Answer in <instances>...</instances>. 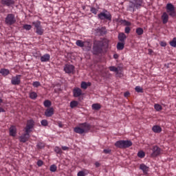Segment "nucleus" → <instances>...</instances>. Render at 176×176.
Returning <instances> with one entry per match:
<instances>
[{
  "instance_id": "nucleus-13",
  "label": "nucleus",
  "mask_w": 176,
  "mask_h": 176,
  "mask_svg": "<svg viewBox=\"0 0 176 176\" xmlns=\"http://www.w3.org/2000/svg\"><path fill=\"white\" fill-rule=\"evenodd\" d=\"M14 0H0V3L3 6H8V8H10V6H13L14 5Z\"/></svg>"
},
{
  "instance_id": "nucleus-54",
  "label": "nucleus",
  "mask_w": 176,
  "mask_h": 176,
  "mask_svg": "<svg viewBox=\"0 0 176 176\" xmlns=\"http://www.w3.org/2000/svg\"><path fill=\"white\" fill-rule=\"evenodd\" d=\"M62 149H63V151H68V149H69V147L66 146H63Z\"/></svg>"
},
{
  "instance_id": "nucleus-45",
  "label": "nucleus",
  "mask_w": 176,
  "mask_h": 176,
  "mask_svg": "<svg viewBox=\"0 0 176 176\" xmlns=\"http://www.w3.org/2000/svg\"><path fill=\"white\" fill-rule=\"evenodd\" d=\"M41 126H44L45 127L49 125V122H47V120H42L41 122Z\"/></svg>"
},
{
  "instance_id": "nucleus-14",
  "label": "nucleus",
  "mask_w": 176,
  "mask_h": 176,
  "mask_svg": "<svg viewBox=\"0 0 176 176\" xmlns=\"http://www.w3.org/2000/svg\"><path fill=\"white\" fill-rule=\"evenodd\" d=\"M96 35L99 36H102L107 34V28L105 27L98 28L95 30Z\"/></svg>"
},
{
  "instance_id": "nucleus-57",
  "label": "nucleus",
  "mask_w": 176,
  "mask_h": 176,
  "mask_svg": "<svg viewBox=\"0 0 176 176\" xmlns=\"http://www.w3.org/2000/svg\"><path fill=\"white\" fill-rule=\"evenodd\" d=\"M113 58L116 60V59L119 58V55H118V54H115L113 55Z\"/></svg>"
},
{
  "instance_id": "nucleus-29",
  "label": "nucleus",
  "mask_w": 176,
  "mask_h": 176,
  "mask_svg": "<svg viewBox=\"0 0 176 176\" xmlns=\"http://www.w3.org/2000/svg\"><path fill=\"white\" fill-rule=\"evenodd\" d=\"M109 69L111 72H116L117 74H119V68L115 66H111L109 67Z\"/></svg>"
},
{
  "instance_id": "nucleus-27",
  "label": "nucleus",
  "mask_w": 176,
  "mask_h": 176,
  "mask_svg": "<svg viewBox=\"0 0 176 176\" xmlns=\"http://www.w3.org/2000/svg\"><path fill=\"white\" fill-rule=\"evenodd\" d=\"M89 174V171L87 170H80L78 173L77 176H86Z\"/></svg>"
},
{
  "instance_id": "nucleus-49",
  "label": "nucleus",
  "mask_w": 176,
  "mask_h": 176,
  "mask_svg": "<svg viewBox=\"0 0 176 176\" xmlns=\"http://www.w3.org/2000/svg\"><path fill=\"white\" fill-rule=\"evenodd\" d=\"M160 46H162V47H166L167 46V43L164 42V41H161L160 43Z\"/></svg>"
},
{
  "instance_id": "nucleus-41",
  "label": "nucleus",
  "mask_w": 176,
  "mask_h": 176,
  "mask_svg": "<svg viewBox=\"0 0 176 176\" xmlns=\"http://www.w3.org/2000/svg\"><path fill=\"white\" fill-rule=\"evenodd\" d=\"M23 30H25L26 31H30L31 28H32V26L31 25L25 24L23 26Z\"/></svg>"
},
{
  "instance_id": "nucleus-20",
  "label": "nucleus",
  "mask_w": 176,
  "mask_h": 176,
  "mask_svg": "<svg viewBox=\"0 0 176 176\" xmlns=\"http://www.w3.org/2000/svg\"><path fill=\"white\" fill-rule=\"evenodd\" d=\"M140 169L143 171L144 174H148V171H149V167L144 164L140 165Z\"/></svg>"
},
{
  "instance_id": "nucleus-33",
  "label": "nucleus",
  "mask_w": 176,
  "mask_h": 176,
  "mask_svg": "<svg viewBox=\"0 0 176 176\" xmlns=\"http://www.w3.org/2000/svg\"><path fill=\"white\" fill-rule=\"evenodd\" d=\"M136 34L139 36L142 35L144 34V29H142V28H138L136 29Z\"/></svg>"
},
{
  "instance_id": "nucleus-11",
  "label": "nucleus",
  "mask_w": 176,
  "mask_h": 176,
  "mask_svg": "<svg viewBox=\"0 0 176 176\" xmlns=\"http://www.w3.org/2000/svg\"><path fill=\"white\" fill-rule=\"evenodd\" d=\"M152 151L151 157H156L162 153V148L157 146H154Z\"/></svg>"
},
{
  "instance_id": "nucleus-22",
  "label": "nucleus",
  "mask_w": 176,
  "mask_h": 176,
  "mask_svg": "<svg viewBox=\"0 0 176 176\" xmlns=\"http://www.w3.org/2000/svg\"><path fill=\"white\" fill-rule=\"evenodd\" d=\"M29 97L31 100H36L38 98V94L35 91H30L29 93Z\"/></svg>"
},
{
  "instance_id": "nucleus-19",
  "label": "nucleus",
  "mask_w": 176,
  "mask_h": 176,
  "mask_svg": "<svg viewBox=\"0 0 176 176\" xmlns=\"http://www.w3.org/2000/svg\"><path fill=\"white\" fill-rule=\"evenodd\" d=\"M9 131L11 137H16V134H17V129L15 126L12 125L9 129Z\"/></svg>"
},
{
  "instance_id": "nucleus-23",
  "label": "nucleus",
  "mask_w": 176,
  "mask_h": 176,
  "mask_svg": "<svg viewBox=\"0 0 176 176\" xmlns=\"http://www.w3.org/2000/svg\"><path fill=\"white\" fill-rule=\"evenodd\" d=\"M152 130L154 133H162V127H160V126L158 125L153 126Z\"/></svg>"
},
{
  "instance_id": "nucleus-24",
  "label": "nucleus",
  "mask_w": 176,
  "mask_h": 176,
  "mask_svg": "<svg viewBox=\"0 0 176 176\" xmlns=\"http://www.w3.org/2000/svg\"><path fill=\"white\" fill-rule=\"evenodd\" d=\"M0 74L3 75V76H8L10 74V72L8 69H1L0 70Z\"/></svg>"
},
{
  "instance_id": "nucleus-40",
  "label": "nucleus",
  "mask_w": 176,
  "mask_h": 176,
  "mask_svg": "<svg viewBox=\"0 0 176 176\" xmlns=\"http://www.w3.org/2000/svg\"><path fill=\"white\" fill-rule=\"evenodd\" d=\"M138 157H140V159H144L145 157V153L142 151H140L138 153Z\"/></svg>"
},
{
  "instance_id": "nucleus-3",
  "label": "nucleus",
  "mask_w": 176,
  "mask_h": 176,
  "mask_svg": "<svg viewBox=\"0 0 176 176\" xmlns=\"http://www.w3.org/2000/svg\"><path fill=\"white\" fill-rule=\"evenodd\" d=\"M90 130H91V125L87 122L80 123L78 126L74 129V133L77 134H85V133H89Z\"/></svg>"
},
{
  "instance_id": "nucleus-32",
  "label": "nucleus",
  "mask_w": 176,
  "mask_h": 176,
  "mask_svg": "<svg viewBox=\"0 0 176 176\" xmlns=\"http://www.w3.org/2000/svg\"><path fill=\"white\" fill-rule=\"evenodd\" d=\"M32 25L35 27L36 30L42 27L41 25V21H39L32 22Z\"/></svg>"
},
{
  "instance_id": "nucleus-2",
  "label": "nucleus",
  "mask_w": 176,
  "mask_h": 176,
  "mask_svg": "<svg viewBox=\"0 0 176 176\" xmlns=\"http://www.w3.org/2000/svg\"><path fill=\"white\" fill-rule=\"evenodd\" d=\"M102 47H108V40L103 39L97 41L93 47V54H95V56L101 54L102 53Z\"/></svg>"
},
{
  "instance_id": "nucleus-56",
  "label": "nucleus",
  "mask_w": 176,
  "mask_h": 176,
  "mask_svg": "<svg viewBox=\"0 0 176 176\" xmlns=\"http://www.w3.org/2000/svg\"><path fill=\"white\" fill-rule=\"evenodd\" d=\"M124 97H129V96H130V92L126 91L124 94Z\"/></svg>"
},
{
  "instance_id": "nucleus-37",
  "label": "nucleus",
  "mask_w": 176,
  "mask_h": 176,
  "mask_svg": "<svg viewBox=\"0 0 176 176\" xmlns=\"http://www.w3.org/2000/svg\"><path fill=\"white\" fill-rule=\"evenodd\" d=\"M36 146L38 149H43V148H45V143L40 142L37 144Z\"/></svg>"
},
{
  "instance_id": "nucleus-50",
  "label": "nucleus",
  "mask_w": 176,
  "mask_h": 176,
  "mask_svg": "<svg viewBox=\"0 0 176 176\" xmlns=\"http://www.w3.org/2000/svg\"><path fill=\"white\" fill-rule=\"evenodd\" d=\"M37 166H38V167H41V166H43V162L42 160H38L37 162Z\"/></svg>"
},
{
  "instance_id": "nucleus-48",
  "label": "nucleus",
  "mask_w": 176,
  "mask_h": 176,
  "mask_svg": "<svg viewBox=\"0 0 176 176\" xmlns=\"http://www.w3.org/2000/svg\"><path fill=\"white\" fill-rule=\"evenodd\" d=\"M122 23H124V25H127L128 27H130V25H131V23L129 22V21L122 20Z\"/></svg>"
},
{
  "instance_id": "nucleus-36",
  "label": "nucleus",
  "mask_w": 176,
  "mask_h": 176,
  "mask_svg": "<svg viewBox=\"0 0 176 176\" xmlns=\"http://www.w3.org/2000/svg\"><path fill=\"white\" fill-rule=\"evenodd\" d=\"M50 171H51L52 173H56L57 171V166H56L55 164L51 165L50 167Z\"/></svg>"
},
{
  "instance_id": "nucleus-55",
  "label": "nucleus",
  "mask_w": 176,
  "mask_h": 176,
  "mask_svg": "<svg viewBox=\"0 0 176 176\" xmlns=\"http://www.w3.org/2000/svg\"><path fill=\"white\" fill-rule=\"evenodd\" d=\"M148 54L152 55L153 54V50L152 49H148Z\"/></svg>"
},
{
  "instance_id": "nucleus-7",
  "label": "nucleus",
  "mask_w": 176,
  "mask_h": 176,
  "mask_svg": "<svg viewBox=\"0 0 176 176\" xmlns=\"http://www.w3.org/2000/svg\"><path fill=\"white\" fill-rule=\"evenodd\" d=\"M5 23L7 25H13L16 23V17L13 14H8L5 19Z\"/></svg>"
},
{
  "instance_id": "nucleus-51",
  "label": "nucleus",
  "mask_w": 176,
  "mask_h": 176,
  "mask_svg": "<svg viewBox=\"0 0 176 176\" xmlns=\"http://www.w3.org/2000/svg\"><path fill=\"white\" fill-rule=\"evenodd\" d=\"M57 124H58V127H60V129H63V127H64V124H63V122H61L60 121H58L57 122Z\"/></svg>"
},
{
  "instance_id": "nucleus-10",
  "label": "nucleus",
  "mask_w": 176,
  "mask_h": 176,
  "mask_svg": "<svg viewBox=\"0 0 176 176\" xmlns=\"http://www.w3.org/2000/svg\"><path fill=\"white\" fill-rule=\"evenodd\" d=\"M31 132L25 131V133L22 134L21 136L19 137L20 142L25 143L28 140H30L31 135H30Z\"/></svg>"
},
{
  "instance_id": "nucleus-12",
  "label": "nucleus",
  "mask_w": 176,
  "mask_h": 176,
  "mask_svg": "<svg viewBox=\"0 0 176 176\" xmlns=\"http://www.w3.org/2000/svg\"><path fill=\"white\" fill-rule=\"evenodd\" d=\"M64 71L66 74H74V71H75V66L67 64L65 65Z\"/></svg>"
},
{
  "instance_id": "nucleus-15",
  "label": "nucleus",
  "mask_w": 176,
  "mask_h": 176,
  "mask_svg": "<svg viewBox=\"0 0 176 176\" xmlns=\"http://www.w3.org/2000/svg\"><path fill=\"white\" fill-rule=\"evenodd\" d=\"M53 115H54V109H53V107L48 108L45 110V116L47 118H52Z\"/></svg>"
},
{
  "instance_id": "nucleus-38",
  "label": "nucleus",
  "mask_w": 176,
  "mask_h": 176,
  "mask_svg": "<svg viewBox=\"0 0 176 176\" xmlns=\"http://www.w3.org/2000/svg\"><path fill=\"white\" fill-rule=\"evenodd\" d=\"M54 152H56V153H57L58 155H61L63 153V151L58 146H56L54 148Z\"/></svg>"
},
{
  "instance_id": "nucleus-25",
  "label": "nucleus",
  "mask_w": 176,
  "mask_h": 176,
  "mask_svg": "<svg viewBox=\"0 0 176 176\" xmlns=\"http://www.w3.org/2000/svg\"><path fill=\"white\" fill-rule=\"evenodd\" d=\"M118 50H123L124 49V43L120 41L117 43L116 46Z\"/></svg>"
},
{
  "instance_id": "nucleus-34",
  "label": "nucleus",
  "mask_w": 176,
  "mask_h": 176,
  "mask_svg": "<svg viewBox=\"0 0 176 176\" xmlns=\"http://www.w3.org/2000/svg\"><path fill=\"white\" fill-rule=\"evenodd\" d=\"M79 104V102L76 100H73L70 102V107L71 108H75Z\"/></svg>"
},
{
  "instance_id": "nucleus-1",
  "label": "nucleus",
  "mask_w": 176,
  "mask_h": 176,
  "mask_svg": "<svg viewBox=\"0 0 176 176\" xmlns=\"http://www.w3.org/2000/svg\"><path fill=\"white\" fill-rule=\"evenodd\" d=\"M166 12H163L161 19L162 21L163 24H167L168 23V19L170 16V17H176V11L175 7L173 3H168L166 6Z\"/></svg>"
},
{
  "instance_id": "nucleus-59",
  "label": "nucleus",
  "mask_w": 176,
  "mask_h": 176,
  "mask_svg": "<svg viewBox=\"0 0 176 176\" xmlns=\"http://www.w3.org/2000/svg\"><path fill=\"white\" fill-rule=\"evenodd\" d=\"M96 167H100V164L98 162L95 163Z\"/></svg>"
},
{
  "instance_id": "nucleus-16",
  "label": "nucleus",
  "mask_w": 176,
  "mask_h": 176,
  "mask_svg": "<svg viewBox=\"0 0 176 176\" xmlns=\"http://www.w3.org/2000/svg\"><path fill=\"white\" fill-rule=\"evenodd\" d=\"M73 96L74 97L78 98L82 96V89L79 87H76L73 89Z\"/></svg>"
},
{
  "instance_id": "nucleus-46",
  "label": "nucleus",
  "mask_w": 176,
  "mask_h": 176,
  "mask_svg": "<svg viewBox=\"0 0 176 176\" xmlns=\"http://www.w3.org/2000/svg\"><path fill=\"white\" fill-rule=\"evenodd\" d=\"M32 86L33 87H39V86H41V82L38 81L33 82Z\"/></svg>"
},
{
  "instance_id": "nucleus-6",
  "label": "nucleus",
  "mask_w": 176,
  "mask_h": 176,
  "mask_svg": "<svg viewBox=\"0 0 176 176\" xmlns=\"http://www.w3.org/2000/svg\"><path fill=\"white\" fill-rule=\"evenodd\" d=\"M133 145V142L130 140H119L115 143V146L120 149H126L130 148Z\"/></svg>"
},
{
  "instance_id": "nucleus-28",
  "label": "nucleus",
  "mask_w": 176,
  "mask_h": 176,
  "mask_svg": "<svg viewBox=\"0 0 176 176\" xmlns=\"http://www.w3.org/2000/svg\"><path fill=\"white\" fill-rule=\"evenodd\" d=\"M44 32L45 30L42 28V26L36 29V34H37V35H42Z\"/></svg>"
},
{
  "instance_id": "nucleus-35",
  "label": "nucleus",
  "mask_w": 176,
  "mask_h": 176,
  "mask_svg": "<svg viewBox=\"0 0 176 176\" xmlns=\"http://www.w3.org/2000/svg\"><path fill=\"white\" fill-rule=\"evenodd\" d=\"M154 108H155V111H157V112H160V111H162V109H163V107H162V105H160L159 104H155Z\"/></svg>"
},
{
  "instance_id": "nucleus-39",
  "label": "nucleus",
  "mask_w": 176,
  "mask_h": 176,
  "mask_svg": "<svg viewBox=\"0 0 176 176\" xmlns=\"http://www.w3.org/2000/svg\"><path fill=\"white\" fill-rule=\"evenodd\" d=\"M135 90L137 93H144V89L140 86L135 87Z\"/></svg>"
},
{
  "instance_id": "nucleus-30",
  "label": "nucleus",
  "mask_w": 176,
  "mask_h": 176,
  "mask_svg": "<svg viewBox=\"0 0 176 176\" xmlns=\"http://www.w3.org/2000/svg\"><path fill=\"white\" fill-rule=\"evenodd\" d=\"M85 44V41H82L81 40H77L76 42V46H78L79 47H82L83 49V46Z\"/></svg>"
},
{
  "instance_id": "nucleus-44",
  "label": "nucleus",
  "mask_w": 176,
  "mask_h": 176,
  "mask_svg": "<svg viewBox=\"0 0 176 176\" xmlns=\"http://www.w3.org/2000/svg\"><path fill=\"white\" fill-rule=\"evenodd\" d=\"M90 12H91L93 14H97V13H98V10L94 7H91Z\"/></svg>"
},
{
  "instance_id": "nucleus-52",
  "label": "nucleus",
  "mask_w": 176,
  "mask_h": 176,
  "mask_svg": "<svg viewBox=\"0 0 176 176\" xmlns=\"http://www.w3.org/2000/svg\"><path fill=\"white\" fill-rule=\"evenodd\" d=\"M103 152L106 154L111 153V149H104Z\"/></svg>"
},
{
  "instance_id": "nucleus-47",
  "label": "nucleus",
  "mask_w": 176,
  "mask_h": 176,
  "mask_svg": "<svg viewBox=\"0 0 176 176\" xmlns=\"http://www.w3.org/2000/svg\"><path fill=\"white\" fill-rule=\"evenodd\" d=\"M130 31H131V28L130 27L127 26L124 29L125 34H130Z\"/></svg>"
},
{
  "instance_id": "nucleus-53",
  "label": "nucleus",
  "mask_w": 176,
  "mask_h": 176,
  "mask_svg": "<svg viewBox=\"0 0 176 176\" xmlns=\"http://www.w3.org/2000/svg\"><path fill=\"white\" fill-rule=\"evenodd\" d=\"M34 56L36 58H41V54H35L34 55Z\"/></svg>"
},
{
  "instance_id": "nucleus-18",
  "label": "nucleus",
  "mask_w": 176,
  "mask_h": 176,
  "mask_svg": "<svg viewBox=\"0 0 176 176\" xmlns=\"http://www.w3.org/2000/svg\"><path fill=\"white\" fill-rule=\"evenodd\" d=\"M40 60H41V63H47V62L50 61V54H45L41 56Z\"/></svg>"
},
{
  "instance_id": "nucleus-4",
  "label": "nucleus",
  "mask_w": 176,
  "mask_h": 176,
  "mask_svg": "<svg viewBox=\"0 0 176 176\" xmlns=\"http://www.w3.org/2000/svg\"><path fill=\"white\" fill-rule=\"evenodd\" d=\"M142 6H144V0H133L129 2L127 10L134 13L135 12V9H141Z\"/></svg>"
},
{
  "instance_id": "nucleus-9",
  "label": "nucleus",
  "mask_w": 176,
  "mask_h": 176,
  "mask_svg": "<svg viewBox=\"0 0 176 176\" xmlns=\"http://www.w3.org/2000/svg\"><path fill=\"white\" fill-rule=\"evenodd\" d=\"M12 85L14 86H19L21 83V75H16L13 76L11 80Z\"/></svg>"
},
{
  "instance_id": "nucleus-5",
  "label": "nucleus",
  "mask_w": 176,
  "mask_h": 176,
  "mask_svg": "<svg viewBox=\"0 0 176 176\" xmlns=\"http://www.w3.org/2000/svg\"><path fill=\"white\" fill-rule=\"evenodd\" d=\"M98 19L104 21H112V14L109 11L104 9L102 12L98 14Z\"/></svg>"
},
{
  "instance_id": "nucleus-31",
  "label": "nucleus",
  "mask_w": 176,
  "mask_h": 176,
  "mask_svg": "<svg viewBox=\"0 0 176 176\" xmlns=\"http://www.w3.org/2000/svg\"><path fill=\"white\" fill-rule=\"evenodd\" d=\"M43 105L45 108H50V107H52V102L49 100H45L43 102Z\"/></svg>"
},
{
  "instance_id": "nucleus-43",
  "label": "nucleus",
  "mask_w": 176,
  "mask_h": 176,
  "mask_svg": "<svg viewBox=\"0 0 176 176\" xmlns=\"http://www.w3.org/2000/svg\"><path fill=\"white\" fill-rule=\"evenodd\" d=\"M80 87H81V89L86 90V89H87V82L82 81L81 82Z\"/></svg>"
},
{
  "instance_id": "nucleus-26",
  "label": "nucleus",
  "mask_w": 176,
  "mask_h": 176,
  "mask_svg": "<svg viewBox=\"0 0 176 176\" xmlns=\"http://www.w3.org/2000/svg\"><path fill=\"white\" fill-rule=\"evenodd\" d=\"M92 109H94V111H100V109H101V104L98 103L93 104Z\"/></svg>"
},
{
  "instance_id": "nucleus-42",
  "label": "nucleus",
  "mask_w": 176,
  "mask_h": 176,
  "mask_svg": "<svg viewBox=\"0 0 176 176\" xmlns=\"http://www.w3.org/2000/svg\"><path fill=\"white\" fill-rule=\"evenodd\" d=\"M169 43L173 47H176V37L173 38Z\"/></svg>"
},
{
  "instance_id": "nucleus-21",
  "label": "nucleus",
  "mask_w": 176,
  "mask_h": 176,
  "mask_svg": "<svg viewBox=\"0 0 176 176\" xmlns=\"http://www.w3.org/2000/svg\"><path fill=\"white\" fill-rule=\"evenodd\" d=\"M126 39H127V36L123 32L119 33L118 41H120V42L124 43V41H126Z\"/></svg>"
},
{
  "instance_id": "nucleus-58",
  "label": "nucleus",
  "mask_w": 176,
  "mask_h": 176,
  "mask_svg": "<svg viewBox=\"0 0 176 176\" xmlns=\"http://www.w3.org/2000/svg\"><path fill=\"white\" fill-rule=\"evenodd\" d=\"M90 86H91V82H87V87H89Z\"/></svg>"
},
{
  "instance_id": "nucleus-8",
  "label": "nucleus",
  "mask_w": 176,
  "mask_h": 176,
  "mask_svg": "<svg viewBox=\"0 0 176 176\" xmlns=\"http://www.w3.org/2000/svg\"><path fill=\"white\" fill-rule=\"evenodd\" d=\"M34 126H35V122H34V120H28L27 121L26 126L24 128V130L28 133H32V129H34Z\"/></svg>"
},
{
  "instance_id": "nucleus-17",
  "label": "nucleus",
  "mask_w": 176,
  "mask_h": 176,
  "mask_svg": "<svg viewBox=\"0 0 176 176\" xmlns=\"http://www.w3.org/2000/svg\"><path fill=\"white\" fill-rule=\"evenodd\" d=\"M91 50V43H90V41H84L82 50H85V52H90Z\"/></svg>"
}]
</instances>
